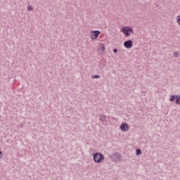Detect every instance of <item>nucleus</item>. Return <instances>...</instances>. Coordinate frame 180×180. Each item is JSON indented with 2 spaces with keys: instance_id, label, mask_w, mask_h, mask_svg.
<instances>
[{
  "instance_id": "f257e3e1",
  "label": "nucleus",
  "mask_w": 180,
  "mask_h": 180,
  "mask_svg": "<svg viewBox=\"0 0 180 180\" xmlns=\"http://www.w3.org/2000/svg\"><path fill=\"white\" fill-rule=\"evenodd\" d=\"M103 160H105V157L101 153H96L94 155V162H96L97 164L103 162Z\"/></svg>"
},
{
  "instance_id": "f03ea898",
  "label": "nucleus",
  "mask_w": 180,
  "mask_h": 180,
  "mask_svg": "<svg viewBox=\"0 0 180 180\" xmlns=\"http://www.w3.org/2000/svg\"><path fill=\"white\" fill-rule=\"evenodd\" d=\"M121 32L125 34V36H130V34H134V31H133V28L130 27H124L122 28Z\"/></svg>"
},
{
  "instance_id": "7ed1b4c3",
  "label": "nucleus",
  "mask_w": 180,
  "mask_h": 180,
  "mask_svg": "<svg viewBox=\"0 0 180 180\" xmlns=\"http://www.w3.org/2000/svg\"><path fill=\"white\" fill-rule=\"evenodd\" d=\"M101 33V31H98V30H96V31H91L90 32V36L91 37V39L92 40H95L96 39L97 37H99V34Z\"/></svg>"
},
{
  "instance_id": "20e7f679",
  "label": "nucleus",
  "mask_w": 180,
  "mask_h": 180,
  "mask_svg": "<svg viewBox=\"0 0 180 180\" xmlns=\"http://www.w3.org/2000/svg\"><path fill=\"white\" fill-rule=\"evenodd\" d=\"M124 46L125 49H131L133 47V41L127 40L124 42Z\"/></svg>"
},
{
  "instance_id": "39448f33",
  "label": "nucleus",
  "mask_w": 180,
  "mask_h": 180,
  "mask_svg": "<svg viewBox=\"0 0 180 180\" xmlns=\"http://www.w3.org/2000/svg\"><path fill=\"white\" fill-rule=\"evenodd\" d=\"M120 129L122 131H127L129 130V124L127 123H123L120 125Z\"/></svg>"
},
{
  "instance_id": "423d86ee",
  "label": "nucleus",
  "mask_w": 180,
  "mask_h": 180,
  "mask_svg": "<svg viewBox=\"0 0 180 180\" xmlns=\"http://www.w3.org/2000/svg\"><path fill=\"white\" fill-rule=\"evenodd\" d=\"M114 157L116 158V161H120L122 159V155L119 154L118 153H115L113 154Z\"/></svg>"
},
{
  "instance_id": "0eeeda50",
  "label": "nucleus",
  "mask_w": 180,
  "mask_h": 180,
  "mask_svg": "<svg viewBox=\"0 0 180 180\" xmlns=\"http://www.w3.org/2000/svg\"><path fill=\"white\" fill-rule=\"evenodd\" d=\"M175 99H176V96H175L174 95H172V96H170L169 101L170 102H174V101H175Z\"/></svg>"
},
{
  "instance_id": "6e6552de",
  "label": "nucleus",
  "mask_w": 180,
  "mask_h": 180,
  "mask_svg": "<svg viewBox=\"0 0 180 180\" xmlns=\"http://www.w3.org/2000/svg\"><path fill=\"white\" fill-rule=\"evenodd\" d=\"M100 120L101 122H106V115H100Z\"/></svg>"
},
{
  "instance_id": "1a4fd4ad",
  "label": "nucleus",
  "mask_w": 180,
  "mask_h": 180,
  "mask_svg": "<svg viewBox=\"0 0 180 180\" xmlns=\"http://www.w3.org/2000/svg\"><path fill=\"white\" fill-rule=\"evenodd\" d=\"M176 105H180V95L176 96Z\"/></svg>"
},
{
  "instance_id": "9d476101",
  "label": "nucleus",
  "mask_w": 180,
  "mask_h": 180,
  "mask_svg": "<svg viewBox=\"0 0 180 180\" xmlns=\"http://www.w3.org/2000/svg\"><path fill=\"white\" fill-rule=\"evenodd\" d=\"M136 155H140V154H141V150L136 149Z\"/></svg>"
},
{
  "instance_id": "9b49d317",
  "label": "nucleus",
  "mask_w": 180,
  "mask_h": 180,
  "mask_svg": "<svg viewBox=\"0 0 180 180\" xmlns=\"http://www.w3.org/2000/svg\"><path fill=\"white\" fill-rule=\"evenodd\" d=\"M91 78L93 79L101 78V76L98 75H94L91 76Z\"/></svg>"
},
{
  "instance_id": "f8f14e48",
  "label": "nucleus",
  "mask_w": 180,
  "mask_h": 180,
  "mask_svg": "<svg viewBox=\"0 0 180 180\" xmlns=\"http://www.w3.org/2000/svg\"><path fill=\"white\" fill-rule=\"evenodd\" d=\"M100 50L101 51H105V45H103V44H101V46L100 47Z\"/></svg>"
},
{
  "instance_id": "ddd939ff",
  "label": "nucleus",
  "mask_w": 180,
  "mask_h": 180,
  "mask_svg": "<svg viewBox=\"0 0 180 180\" xmlns=\"http://www.w3.org/2000/svg\"><path fill=\"white\" fill-rule=\"evenodd\" d=\"M176 21L178 25L180 26V15L176 17Z\"/></svg>"
},
{
  "instance_id": "4468645a",
  "label": "nucleus",
  "mask_w": 180,
  "mask_h": 180,
  "mask_svg": "<svg viewBox=\"0 0 180 180\" xmlns=\"http://www.w3.org/2000/svg\"><path fill=\"white\" fill-rule=\"evenodd\" d=\"M174 57H175V58L179 57V54L178 53V52H174Z\"/></svg>"
},
{
  "instance_id": "2eb2a0df",
  "label": "nucleus",
  "mask_w": 180,
  "mask_h": 180,
  "mask_svg": "<svg viewBox=\"0 0 180 180\" xmlns=\"http://www.w3.org/2000/svg\"><path fill=\"white\" fill-rule=\"evenodd\" d=\"M27 11H33V7H32L31 6L27 7Z\"/></svg>"
},
{
  "instance_id": "dca6fc26",
  "label": "nucleus",
  "mask_w": 180,
  "mask_h": 180,
  "mask_svg": "<svg viewBox=\"0 0 180 180\" xmlns=\"http://www.w3.org/2000/svg\"><path fill=\"white\" fill-rule=\"evenodd\" d=\"M4 157V155L2 154V151L0 150V158H2Z\"/></svg>"
},
{
  "instance_id": "f3484780",
  "label": "nucleus",
  "mask_w": 180,
  "mask_h": 180,
  "mask_svg": "<svg viewBox=\"0 0 180 180\" xmlns=\"http://www.w3.org/2000/svg\"><path fill=\"white\" fill-rule=\"evenodd\" d=\"M113 53H117V49H113Z\"/></svg>"
}]
</instances>
